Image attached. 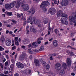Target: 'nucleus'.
<instances>
[{"mask_svg": "<svg viewBox=\"0 0 76 76\" xmlns=\"http://www.w3.org/2000/svg\"><path fill=\"white\" fill-rule=\"evenodd\" d=\"M30 24L31 25H32L33 23H35V24H37V25L38 24V20H33V19H28L27 20V22L28 23H29L31 22Z\"/></svg>", "mask_w": 76, "mask_h": 76, "instance_id": "1", "label": "nucleus"}, {"mask_svg": "<svg viewBox=\"0 0 76 76\" xmlns=\"http://www.w3.org/2000/svg\"><path fill=\"white\" fill-rule=\"evenodd\" d=\"M72 16H70L69 17V19H76V13L73 12L72 14Z\"/></svg>", "mask_w": 76, "mask_h": 76, "instance_id": "2", "label": "nucleus"}, {"mask_svg": "<svg viewBox=\"0 0 76 76\" xmlns=\"http://www.w3.org/2000/svg\"><path fill=\"white\" fill-rule=\"evenodd\" d=\"M56 69L58 70L61 69V65L59 63H57L55 65Z\"/></svg>", "mask_w": 76, "mask_h": 76, "instance_id": "3", "label": "nucleus"}, {"mask_svg": "<svg viewBox=\"0 0 76 76\" xmlns=\"http://www.w3.org/2000/svg\"><path fill=\"white\" fill-rule=\"evenodd\" d=\"M69 4L68 0H64L61 2V5L62 6H66Z\"/></svg>", "mask_w": 76, "mask_h": 76, "instance_id": "4", "label": "nucleus"}, {"mask_svg": "<svg viewBox=\"0 0 76 76\" xmlns=\"http://www.w3.org/2000/svg\"><path fill=\"white\" fill-rule=\"evenodd\" d=\"M50 5V2L48 1H43L41 3V5H40V7H42L44 6H49Z\"/></svg>", "mask_w": 76, "mask_h": 76, "instance_id": "5", "label": "nucleus"}, {"mask_svg": "<svg viewBox=\"0 0 76 76\" xmlns=\"http://www.w3.org/2000/svg\"><path fill=\"white\" fill-rule=\"evenodd\" d=\"M16 66L20 69H23L25 65L20 62H18L16 64Z\"/></svg>", "mask_w": 76, "mask_h": 76, "instance_id": "6", "label": "nucleus"}, {"mask_svg": "<svg viewBox=\"0 0 76 76\" xmlns=\"http://www.w3.org/2000/svg\"><path fill=\"white\" fill-rule=\"evenodd\" d=\"M22 7H23V10H25V11L28 10L29 9V5H28V4H24L22 5Z\"/></svg>", "mask_w": 76, "mask_h": 76, "instance_id": "7", "label": "nucleus"}, {"mask_svg": "<svg viewBox=\"0 0 76 76\" xmlns=\"http://www.w3.org/2000/svg\"><path fill=\"white\" fill-rule=\"evenodd\" d=\"M12 43H11V40L10 39L7 40L6 41V45L8 47H10Z\"/></svg>", "mask_w": 76, "mask_h": 76, "instance_id": "8", "label": "nucleus"}, {"mask_svg": "<svg viewBox=\"0 0 76 76\" xmlns=\"http://www.w3.org/2000/svg\"><path fill=\"white\" fill-rule=\"evenodd\" d=\"M61 21L63 25L65 24V25H67L68 24V22H67V20L61 19Z\"/></svg>", "mask_w": 76, "mask_h": 76, "instance_id": "9", "label": "nucleus"}, {"mask_svg": "<svg viewBox=\"0 0 76 76\" xmlns=\"http://www.w3.org/2000/svg\"><path fill=\"white\" fill-rule=\"evenodd\" d=\"M34 63L36 64L37 66H39L40 64H39V61L38 59H35L34 61Z\"/></svg>", "mask_w": 76, "mask_h": 76, "instance_id": "10", "label": "nucleus"}, {"mask_svg": "<svg viewBox=\"0 0 76 76\" xmlns=\"http://www.w3.org/2000/svg\"><path fill=\"white\" fill-rule=\"evenodd\" d=\"M16 1H13V2H12L10 3V6L11 8H13V7H15V6L16 5Z\"/></svg>", "mask_w": 76, "mask_h": 76, "instance_id": "11", "label": "nucleus"}, {"mask_svg": "<svg viewBox=\"0 0 76 76\" xmlns=\"http://www.w3.org/2000/svg\"><path fill=\"white\" fill-rule=\"evenodd\" d=\"M65 73H66L65 71H64V69H62L61 71L59 74V75H61V76H64V75H65Z\"/></svg>", "mask_w": 76, "mask_h": 76, "instance_id": "12", "label": "nucleus"}, {"mask_svg": "<svg viewBox=\"0 0 76 76\" xmlns=\"http://www.w3.org/2000/svg\"><path fill=\"white\" fill-rule=\"evenodd\" d=\"M66 63L67 64L68 66H70L71 65V63H72V61H71V59L70 58H68L66 60Z\"/></svg>", "mask_w": 76, "mask_h": 76, "instance_id": "13", "label": "nucleus"}, {"mask_svg": "<svg viewBox=\"0 0 76 76\" xmlns=\"http://www.w3.org/2000/svg\"><path fill=\"white\" fill-rule=\"evenodd\" d=\"M25 55H22L20 56L19 59L21 61H22L25 59Z\"/></svg>", "mask_w": 76, "mask_h": 76, "instance_id": "14", "label": "nucleus"}, {"mask_svg": "<svg viewBox=\"0 0 76 76\" xmlns=\"http://www.w3.org/2000/svg\"><path fill=\"white\" fill-rule=\"evenodd\" d=\"M49 12L51 15H53L54 13V10L53 8H50L49 10Z\"/></svg>", "mask_w": 76, "mask_h": 76, "instance_id": "15", "label": "nucleus"}, {"mask_svg": "<svg viewBox=\"0 0 76 76\" xmlns=\"http://www.w3.org/2000/svg\"><path fill=\"white\" fill-rule=\"evenodd\" d=\"M30 31L34 33H37V30L35 29V28H34L33 27L31 28Z\"/></svg>", "mask_w": 76, "mask_h": 76, "instance_id": "16", "label": "nucleus"}, {"mask_svg": "<svg viewBox=\"0 0 76 76\" xmlns=\"http://www.w3.org/2000/svg\"><path fill=\"white\" fill-rule=\"evenodd\" d=\"M5 7L6 9H11V6L9 4H7L5 5Z\"/></svg>", "mask_w": 76, "mask_h": 76, "instance_id": "17", "label": "nucleus"}, {"mask_svg": "<svg viewBox=\"0 0 76 76\" xmlns=\"http://www.w3.org/2000/svg\"><path fill=\"white\" fill-rule=\"evenodd\" d=\"M63 12L62 11L60 10L58 12V13L57 14V16H62V15L63 14Z\"/></svg>", "mask_w": 76, "mask_h": 76, "instance_id": "18", "label": "nucleus"}, {"mask_svg": "<svg viewBox=\"0 0 76 76\" xmlns=\"http://www.w3.org/2000/svg\"><path fill=\"white\" fill-rule=\"evenodd\" d=\"M62 65L64 69H67V66L66 64L65 63H62Z\"/></svg>", "mask_w": 76, "mask_h": 76, "instance_id": "19", "label": "nucleus"}, {"mask_svg": "<svg viewBox=\"0 0 76 76\" xmlns=\"http://www.w3.org/2000/svg\"><path fill=\"white\" fill-rule=\"evenodd\" d=\"M62 65L64 69H67V66L66 64L65 63H62Z\"/></svg>", "mask_w": 76, "mask_h": 76, "instance_id": "20", "label": "nucleus"}, {"mask_svg": "<svg viewBox=\"0 0 76 76\" xmlns=\"http://www.w3.org/2000/svg\"><path fill=\"white\" fill-rule=\"evenodd\" d=\"M40 61L42 63V64L43 66H45V65L47 64V63H46V62L43 61V60L42 59H40Z\"/></svg>", "mask_w": 76, "mask_h": 76, "instance_id": "21", "label": "nucleus"}, {"mask_svg": "<svg viewBox=\"0 0 76 76\" xmlns=\"http://www.w3.org/2000/svg\"><path fill=\"white\" fill-rule=\"evenodd\" d=\"M55 32L58 35H59V36H60V34L59 33V31L57 29H55L54 30Z\"/></svg>", "mask_w": 76, "mask_h": 76, "instance_id": "22", "label": "nucleus"}, {"mask_svg": "<svg viewBox=\"0 0 76 76\" xmlns=\"http://www.w3.org/2000/svg\"><path fill=\"white\" fill-rule=\"evenodd\" d=\"M53 45L55 46V47H57V40H55L53 41Z\"/></svg>", "mask_w": 76, "mask_h": 76, "instance_id": "23", "label": "nucleus"}, {"mask_svg": "<svg viewBox=\"0 0 76 76\" xmlns=\"http://www.w3.org/2000/svg\"><path fill=\"white\" fill-rule=\"evenodd\" d=\"M0 40L2 42H4V37L3 35L1 36V37Z\"/></svg>", "mask_w": 76, "mask_h": 76, "instance_id": "24", "label": "nucleus"}, {"mask_svg": "<svg viewBox=\"0 0 76 76\" xmlns=\"http://www.w3.org/2000/svg\"><path fill=\"white\" fill-rule=\"evenodd\" d=\"M6 15H7L8 16H12V12H5Z\"/></svg>", "mask_w": 76, "mask_h": 76, "instance_id": "25", "label": "nucleus"}, {"mask_svg": "<svg viewBox=\"0 0 76 76\" xmlns=\"http://www.w3.org/2000/svg\"><path fill=\"white\" fill-rule=\"evenodd\" d=\"M41 8H42L43 11L44 12H45L46 11H47V8L46 7H45L44 6H42V7H40Z\"/></svg>", "mask_w": 76, "mask_h": 76, "instance_id": "26", "label": "nucleus"}, {"mask_svg": "<svg viewBox=\"0 0 76 76\" xmlns=\"http://www.w3.org/2000/svg\"><path fill=\"white\" fill-rule=\"evenodd\" d=\"M32 45H33V47L34 48H35V47H37V46L38 45V44L37 43V42H33L32 43Z\"/></svg>", "mask_w": 76, "mask_h": 76, "instance_id": "27", "label": "nucleus"}, {"mask_svg": "<svg viewBox=\"0 0 76 76\" xmlns=\"http://www.w3.org/2000/svg\"><path fill=\"white\" fill-rule=\"evenodd\" d=\"M20 4L19 3V2H18L17 3L16 5H15V7L17 8V9H18L19 7H20Z\"/></svg>", "mask_w": 76, "mask_h": 76, "instance_id": "28", "label": "nucleus"}, {"mask_svg": "<svg viewBox=\"0 0 76 76\" xmlns=\"http://www.w3.org/2000/svg\"><path fill=\"white\" fill-rule=\"evenodd\" d=\"M20 18L22 19H25V18H24V16H23V14L22 13H21L20 14Z\"/></svg>", "mask_w": 76, "mask_h": 76, "instance_id": "29", "label": "nucleus"}, {"mask_svg": "<svg viewBox=\"0 0 76 76\" xmlns=\"http://www.w3.org/2000/svg\"><path fill=\"white\" fill-rule=\"evenodd\" d=\"M28 53L30 54H33L34 53V52L31 50V49H29L28 50Z\"/></svg>", "mask_w": 76, "mask_h": 76, "instance_id": "30", "label": "nucleus"}, {"mask_svg": "<svg viewBox=\"0 0 76 76\" xmlns=\"http://www.w3.org/2000/svg\"><path fill=\"white\" fill-rule=\"evenodd\" d=\"M61 16L62 17H64L65 18H67L68 17V16H67V15L66 14H62Z\"/></svg>", "mask_w": 76, "mask_h": 76, "instance_id": "31", "label": "nucleus"}, {"mask_svg": "<svg viewBox=\"0 0 76 76\" xmlns=\"http://www.w3.org/2000/svg\"><path fill=\"white\" fill-rule=\"evenodd\" d=\"M46 69L47 70H48L50 69V65L49 64H48L46 65Z\"/></svg>", "mask_w": 76, "mask_h": 76, "instance_id": "32", "label": "nucleus"}, {"mask_svg": "<svg viewBox=\"0 0 76 76\" xmlns=\"http://www.w3.org/2000/svg\"><path fill=\"white\" fill-rule=\"evenodd\" d=\"M66 52H67L69 54L70 53L71 56H74V53L73 52H70L69 50L66 51Z\"/></svg>", "mask_w": 76, "mask_h": 76, "instance_id": "33", "label": "nucleus"}, {"mask_svg": "<svg viewBox=\"0 0 76 76\" xmlns=\"http://www.w3.org/2000/svg\"><path fill=\"white\" fill-rule=\"evenodd\" d=\"M31 13H32V14H34L35 13V9L34 8H32L31 10Z\"/></svg>", "mask_w": 76, "mask_h": 76, "instance_id": "34", "label": "nucleus"}, {"mask_svg": "<svg viewBox=\"0 0 76 76\" xmlns=\"http://www.w3.org/2000/svg\"><path fill=\"white\" fill-rule=\"evenodd\" d=\"M25 1H23L22 2H20L19 3L20 4H21L22 5V6L23 5V4H25Z\"/></svg>", "mask_w": 76, "mask_h": 76, "instance_id": "35", "label": "nucleus"}, {"mask_svg": "<svg viewBox=\"0 0 76 76\" xmlns=\"http://www.w3.org/2000/svg\"><path fill=\"white\" fill-rule=\"evenodd\" d=\"M18 37H15L14 38V41L15 42H16V41H18Z\"/></svg>", "mask_w": 76, "mask_h": 76, "instance_id": "36", "label": "nucleus"}, {"mask_svg": "<svg viewBox=\"0 0 76 76\" xmlns=\"http://www.w3.org/2000/svg\"><path fill=\"white\" fill-rule=\"evenodd\" d=\"M49 74H50L51 75H53V76H55V74L53 73V72H52L51 71L49 72Z\"/></svg>", "mask_w": 76, "mask_h": 76, "instance_id": "37", "label": "nucleus"}, {"mask_svg": "<svg viewBox=\"0 0 76 76\" xmlns=\"http://www.w3.org/2000/svg\"><path fill=\"white\" fill-rule=\"evenodd\" d=\"M15 44L17 46H19V43L18 42V41L15 42Z\"/></svg>", "mask_w": 76, "mask_h": 76, "instance_id": "38", "label": "nucleus"}, {"mask_svg": "<svg viewBox=\"0 0 76 76\" xmlns=\"http://www.w3.org/2000/svg\"><path fill=\"white\" fill-rule=\"evenodd\" d=\"M10 68L12 70L13 69V67H14V65L12 64L10 66Z\"/></svg>", "mask_w": 76, "mask_h": 76, "instance_id": "39", "label": "nucleus"}, {"mask_svg": "<svg viewBox=\"0 0 76 76\" xmlns=\"http://www.w3.org/2000/svg\"><path fill=\"white\" fill-rule=\"evenodd\" d=\"M69 21H70L71 22H73L74 23H75V22H76V20L75 19H70Z\"/></svg>", "mask_w": 76, "mask_h": 76, "instance_id": "40", "label": "nucleus"}, {"mask_svg": "<svg viewBox=\"0 0 76 76\" xmlns=\"http://www.w3.org/2000/svg\"><path fill=\"white\" fill-rule=\"evenodd\" d=\"M3 50H4V48H3L1 46H0V51H1Z\"/></svg>", "mask_w": 76, "mask_h": 76, "instance_id": "41", "label": "nucleus"}, {"mask_svg": "<svg viewBox=\"0 0 76 76\" xmlns=\"http://www.w3.org/2000/svg\"><path fill=\"white\" fill-rule=\"evenodd\" d=\"M4 74H8L9 73V71H4Z\"/></svg>", "mask_w": 76, "mask_h": 76, "instance_id": "42", "label": "nucleus"}, {"mask_svg": "<svg viewBox=\"0 0 76 76\" xmlns=\"http://www.w3.org/2000/svg\"><path fill=\"white\" fill-rule=\"evenodd\" d=\"M0 66L1 69H3V64L0 63Z\"/></svg>", "mask_w": 76, "mask_h": 76, "instance_id": "43", "label": "nucleus"}, {"mask_svg": "<svg viewBox=\"0 0 76 76\" xmlns=\"http://www.w3.org/2000/svg\"><path fill=\"white\" fill-rule=\"evenodd\" d=\"M12 22L14 23V24H16V21L15 20H12Z\"/></svg>", "mask_w": 76, "mask_h": 76, "instance_id": "44", "label": "nucleus"}, {"mask_svg": "<svg viewBox=\"0 0 76 76\" xmlns=\"http://www.w3.org/2000/svg\"><path fill=\"white\" fill-rule=\"evenodd\" d=\"M27 41H28L27 40H24L23 42V44H26L27 43H26L27 42Z\"/></svg>", "mask_w": 76, "mask_h": 76, "instance_id": "45", "label": "nucleus"}, {"mask_svg": "<svg viewBox=\"0 0 76 76\" xmlns=\"http://www.w3.org/2000/svg\"><path fill=\"white\" fill-rule=\"evenodd\" d=\"M43 39V38L40 37L38 39V41H41V40H42Z\"/></svg>", "mask_w": 76, "mask_h": 76, "instance_id": "46", "label": "nucleus"}, {"mask_svg": "<svg viewBox=\"0 0 76 76\" xmlns=\"http://www.w3.org/2000/svg\"><path fill=\"white\" fill-rule=\"evenodd\" d=\"M8 64H9V62L8 61H7L6 62L5 65V66H7L8 65Z\"/></svg>", "mask_w": 76, "mask_h": 76, "instance_id": "47", "label": "nucleus"}, {"mask_svg": "<svg viewBox=\"0 0 76 76\" xmlns=\"http://www.w3.org/2000/svg\"><path fill=\"white\" fill-rule=\"evenodd\" d=\"M43 50H44V47H43V46H41L40 49V51H42Z\"/></svg>", "mask_w": 76, "mask_h": 76, "instance_id": "48", "label": "nucleus"}, {"mask_svg": "<svg viewBox=\"0 0 76 76\" xmlns=\"http://www.w3.org/2000/svg\"><path fill=\"white\" fill-rule=\"evenodd\" d=\"M16 49V46H14L12 47V50H15Z\"/></svg>", "mask_w": 76, "mask_h": 76, "instance_id": "49", "label": "nucleus"}, {"mask_svg": "<svg viewBox=\"0 0 76 76\" xmlns=\"http://www.w3.org/2000/svg\"><path fill=\"white\" fill-rule=\"evenodd\" d=\"M7 27H8V28H10V26H11V25L10 24H7L6 25Z\"/></svg>", "mask_w": 76, "mask_h": 76, "instance_id": "50", "label": "nucleus"}, {"mask_svg": "<svg viewBox=\"0 0 76 76\" xmlns=\"http://www.w3.org/2000/svg\"><path fill=\"white\" fill-rule=\"evenodd\" d=\"M5 53H7V54H8L9 53V50H6L5 51Z\"/></svg>", "mask_w": 76, "mask_h": 76, "instance_id": "51", "label": "nucleus"}, {"mask_svg": "<svg viewBox=\"0 0 76 76\" xmlns=\"http://www.w3.org/2000/svg\"><path fill=\"white\" fill-rule=\"evenodd\" d=\"M29 58L30 60H32V56H30L29 57Z\"/></svg>", "mask_w": 76, "mask_h": 76, "instance_id": "52", "label": "nucleus"}, {"mask_svg": "<svg viewBox=\"0 0 76 76\" xmlns=\"http://www.w3.org/2000/svg\"><path fill=\"white\" fill-rule=\"evenodd\" d=\"M18 30V29H15L14 31V33H16V32H17V31Z\"/></svg>", "mask_w": 76, "mask_h": 76, "instance_id": "53", "label": "nucleus"}, {"mask_svg": "<svg viewBox=\"0 0 76 76\" xmlns=\"http://www.w3.org/2000/svg\"><path fill=\"white\" fill-rule=\"evenodd\" d=\"M54 3L55 4H57V1L56 0L54 1Z\"/></svg>", "mask_w": 76, "mask_h": 76, "instance_id": "54", "label": "nucleus"}, {"mask_svg": "<svg viewBox=\"0 0 76 76\" xmlns=\"http://www.w3.org/2000/svg\"><path fill=\"white\" fill-rule=\"evenodd\" d=\"M71 75H72V76H74L75 75V73L73 72H72L71 73Z\"/></svg>", "mask_w": 76, "mask_h": 76, "instance_id": "55", "label": "nucleus"}, {"mask_svg": "<svg viewBox=\"0 0 76 76\" xmlns=\"http://www.w3.org/2000/svg\"><path fill=\"white\" fill-rule=\"evenodd\" d=\"M44 24H46L48 23V21H45L44 22Z\"/></svg>", "mask_w": 76, "mask_h": 76, "instance_id": "56", "label": "nucleus"}, {"mask_svg": "<svg viewBox=\"0 0 76 76\" xmlns=\"http://www.w3.org/2000/svg\"><path fill=\"white\" fill-rule=\"evenodd\" d=\"M14 76H19V75L18 73L15 74Z\"/></svg>", "mask_w": 76, "mask_h": 76, "instance_id": "57", "label": "nucleus"}, {"mask_svg": "<svg viewBox=\"0 0 76 76\" xmlns=\"http://www.w3.org/2000/svg\"><path fill=\"white\" fill-rule=\"evenodd\" d=\"M2 4H3V2L0 0V6L2 5Z\"/></svg>", "mask_w": 76, "mask_h": 76, "instance_id": "58", "label": "nucleus"}, {"mask_svg": "<svg viewBox=\"0 0 76 76\" xmlns=\"http://www.w3.org/2000/svg\"><path fill=\"white\" fill-rule=\"evenodd\" d=\"M17 17L19 18H20V14H18L17 15Z\"/></svg>", "mask_w": 76, "mask_h": 76, "instance_id": "59", "label": "nucleus"}, {"mask_svg": "<svg viewBox=\"0 0 76 76\" xmlns=\"http://www.w3.org/2000/svg\"><path fill=\"white\" fill-rule=\"evenodd\" d=\"M39 40H38V39H37V43H38V44H41V41H39Z\"/></svg>", "mask_w": 76, "mask_h": 76, "instance_id": "60", "label": "nucleus"}, {"mask_svg": "<svg viewBox=\"0 0 76 76\" xmlns=\"http://www.w3.org/2000/svg\"><path fill=\"white\" fill-rule=\"evenodd\" d=\"M50 60H53V57L52 56H51L50 57Z\"/></svg>", "mask_w": 76, "mask_h": 76, "instance_id": "61", "label": "nucleus"}, {"mask_svg": "<svg viewBox=\"0 0 76 76\" xmlns=\"http://www.w3.org/2000/svg\"><path fill=\"white\" fill-rule=\"evenodd\" d=\"M9 31L7 30L6 31V34H9Z\"/></svg>", "mask_w": 76, "mask_h": 76, "instance_id": "62", "label": "nucleus"}, {"mask_svg": "<svg viewBox=\"0 0 76 76\" xmlns=\"http://www.w3.org/2000/svg\"><path fill=\"white\" fill-rule=\"evenodd\" d=\"M71 1L72 3H75L76 2V0H71Z\"/></svg>", "mask_w": 76, "mask_h": 76, "instance_id": "63", "label": "nucleus"}, {"mask_svg": "<svg viewBox=\"0 0 76 76\" xmlns=\"http://www.w3.org/2000/svg\"><path fill=\"white\" fill-rule=\"evenodd\" d=\"M21 48H22L25 49V48L26 47L25 46L23 45L21 46Z\"/></svg>", "mask_w": 76, "mask_h": 76, "instance_id": "64", "label": "nucleus"}]
</instances>
